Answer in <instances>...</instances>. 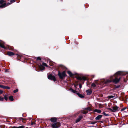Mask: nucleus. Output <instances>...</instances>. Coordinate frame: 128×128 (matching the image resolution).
<instances>
[{
	"mask_svg": "<svg viewBox=\"0 0 128 128\" xmlns=\"http://www.w3.org/2000/svg\"><path fill=\"white\" fill-rule=\"evenodd\" d=\"M122 71H119L117 72L113 76H111L110 78V80H107L104 82L105 84L113 82L116 84L119 82L120 79V75H124Z\"/></svg>",
	"mask_w": 128,
	"mask_h": 128,
	"instance_id": "f257e3e1",
	"label": "nucleus"
},
{
	"mask_svg": "<svg viewBox=\"0 0 128 128\" xmlns=\"http://www.w3.org/2000/svg\"><path fill=\"white\" fill-rule=\"evenodd\" d=\"M58 75L60 78L62 80H63L66 76H67L65 71L61 72L60 70H58Z\"/></svg>",
	"mask_w": 128,
	"mask_h": 128,
	"instance_id": "f03ea898",
	"label": "nucleus"
},
{
	"mask_svg": "<svg viewBox=\"0 0 128 128\" xmlns=\"http://www.w3.org/2000/svg\"><path fill=\"white\" fill-rule=\"evenodd\" d=\"M38 65L39 68L41 70H43L44 69V66H47L46 64L42 61H40Z\"/></svg>",
	"mask_w": 128,
	"mask_h": 128,
	"instance_id": "7ed1b4c3",
	"label": "nucleus"
},
{
	"mask_svg": "<svg viewBox=\"0 0 128 128\" xmlns=\"http://www.w3.org/2000/svg\"><path fill=\"white\" fill-rule=\"evenodd\" d=\"M112 108V109L110 108H108L107 109L108 110L111 111L113 112H114L116 111H118L120 109L117 106H113Z\"/></svg>",
	"mask_w": 128,
	"mask_h": 128,
	"instance_id": "20e7f679",
	"label": "nucleus"
},
{
	"mask_svg": "<svg viewBox=\"0 0 128 128\" xmlns=\"http://www.w3.org/2000/svg\"><path fill=\"white\" fill-rule=\"evenodd\" d=\"M60 126V124L59 122H56V123L52 124V127L53 128H58Z\"/></svg>",
	"mask_w": 128,
	"mask_h": 128,
	"instance_id": "39448f33",
	"label": "nucleus"
},
{
	"mask_svg": "<svg viewBox=\"0 0 128 128\" xmlns=\"http://www.w3.org/2000/svg\"><path fill=\"white\" fill-rule=\"evenodd\" d=\"M48 77L49 79L52 80L54 82H55L56 80L55 77L51 74L48 75Z\"/></svg>",
	"mask_w": 128,
	"mask_h": 128,
	"instance_id": "423d86ee",
	"label": "nucleus"
},
{
	"mask_svg": "<svg viewBox=\"0 0 128 128\" xmlns=\"http://www.w3.org/2000/svg\"><path fill=\"white\" fill-rule=\"evenodd\" d=\"M76 78L78 80H86V77L83 76L82 77L78 76L76 77Z\"/></svg>",
	"mask_w": 128,
	"mask_h": 128,
	"instance_id": "0eeeda50",
	"label": "nucleus"
},
{
	"mask_svg": "<svg viewBox=\"0 0 128 128\" xmlns=\"http://www.w3.org/2000/svg\"><path fill=\"white\" fill-rule=\"evenodd\" d=\"M83 116L82 115L78 116V118L76 120L75 122L76 123H77L80 122L81 119L83 118Z\"/></svg>",
	"mask_w": 128,
	"mask_h": 128,
	"instance_id": "6e6552de",
	"label": "nucleus"
},
{
	"mask_svg": "<svg viewBox=\"0 0 128 128\" xmlns=\"http://www.w3.org/2000/svg\"><path fill=\"white\" fill-rule=\"evenodd\" d=\"M87 95H90L91 94L92 92V90H91L88 89L86 90V91Z\"/></svg>",
	"mask_w": 128,
	"mask_h": 128,
	"instance_id": "1a4fd4ad",
	"label": "nucleus"
},
{
	"mask_svg": "<svg viewBox=\"0 0 128 128\" xmlns=\"http://www.w3.org/2000/svg\"><path fill=\"white\" fill-rule=\"evenodd\" d=\"M15 119H17L18 120H22V122H25L26 121V120L25 118H16Z\"/></svg>",
	"mask_w": 128,
	"mask_h": 128,
	"instance_id": "9d476101",
	"label": "nucleus"
},
{
	"mask_svg": "<svg viewBox=\"0 0 128 128\" xmlns=\"http://www.w3.org/2000/svg\"><path fill=\"white\" fill-rule=\"evenodd\" d=\"M50 120L52 122H56L57 120V118L54 117L50 119Z\"/></svg>",
	"mask_w": 128,
	"mask_h": 128,
	"instance_id": "9b49d317",
	"label": "nucleus"
},
{
	"mask_svg": "<svg viewBox=\"0 0 128 128\" xmlns=\"http://www.w3.org/2000/svg\"><path fill=\"white\" fill-rule=\"evenodd\" d=\"M102 116L101 115H99L95 118V119L96 120H100Z\"/></svg>",
	"mask_w": 128,
	"mask_h": 128,
	"instance_id": "f8f14e48",
	"label": "nucleus"
},
{
	"mask_svg": "<svg viewBox=\"0 0 128 128\" xmlns=\"http://www.w3.org/2000/svg\"><path fill=\"white\" fill-rule=\"evenodd\" d=\"M7 54L10 56H11L14 55V54L13 52H8Z\"/></svg>",
	"mask_w": 128,
	"mask_h": 128,
	"instance_id": "ddd939ff",
	"label": "nucleus"
},
{
	"mask_svg": "<svg viewBox=\"0 0 128 128\" xmlns=\"http://www.w3.org/2000/svg\"><path fill=\"white\" fill-rule=\"evenodd\" d=\"M6 3H4L0 5V8H3L6 7Z\"/></svg>",
	"mask_w": 128,
	"mask_h": 128,
	"instance_id": "4468645a",
	"label": "nucleus"
},
{
	"mask_svg": "<svg viewBox=\"0 0 128 128\" xmlns=\"http://www.w3.org/2000/svg\"><path fill=\"white\" fill-rule=\"evenodd\" d=\"M4 43H1L0 42V47L5 50L6 49V48L4 46Z\"/></svg>",
	"mask_w": 128,
	"mask_h": 128,
	"instance_id": "2eb2a0df",
	"label": "nucleus"
},
{
	"mask_svg": "<svg viewBox=\"0 0 128 128\" xmlns=\"http://www.w3.org/2000/svg\"><path fill=\"white\" fill-rule=\"evenodd\" d=\"M67 73L70 76L72 77L74 76V74L70 71H68L67 72Z\"/></svg>",
	"mask_w": 128,
	"mask_h": 128,
	"instance_id": "dca6fc26",
	"label": "nucleus"
},
{
	"mask_svg": "<svg viewBox=\"0 0 128 128\" xmlns=\"http://www.w3.org/2000/svg\"><path fill=\"white\" fill-rule=\"evenodd\" d=\"M70 90L72 92L76 94L77 93L76 92H78L76 90H73L72 88H70Z\"/></svg>",
	"mask_w": 128,
	"mask_h": 128,
	"instance_id": "f3484780",
	"label": "nucleus"
},
{
	"mask_svg": "<svg viewBox=\"0 0 128 128\" xmlns=\"http://www.w3.org/2000/svg\"><path fill=\"white\" fill-rule=\"evenodd\" d=\"M48 61H49V64L51 66H52L54 65L53 62L50 59H49V60H48Z\"/></svg>",
	"mask_w": 128,
	"mask_h": 128,
	"instance_id": "a211bd4d",
	"label": "nucleus"
},
{
	"mask_svg": "<svg viewBox=\"0 0 128 128\" xmlns=\"http://www.w3.org/2000/svg\"><path fill=\"white\" fill-rule=\"evenodd\" d=\"M77 95L80 98H82L84 97V96H83L82 94H80L79 93H76Z\"/></svg>",
	"mask_w": 128,
	"mask_h": 128,
	"instance_id": "6ab92c4d",
	"label": "nucleus"
},
{
	"mask_svg": "<svg viewBox=\"0 0 128 128\" xmlns=\"http://www.w3.org/2000/svg\"><path fill=\"white\" fill-rule=\"evenodd\" d=\"M81 110V112L83 114H86L88 112L87 110Z\"/></svg>",
	"mask_w": 128,
	"mask_h": 128,
	"instance_id": "aec40b11",
	"label": "nucleus"
},
{
	"mask_svg": "<svg viewBox=\"0 0 128 128\" xmlns=\"http://www.w3.org/2000/svg\"><path fill=\"white\" fill-rule=\"evenodd\" d=\"M9 99L11 101H13L14 100L13 96H10L9 97Z\"/></svg>",
	"mask_w": 128,
	"mask_h": 128,
	"instance_id": "412c9836",
	"label": "nucleus"
},
{
	"mask_svg": "<svg viewBox=\"0 0 128 128\" xmlns=\"http://www.w3.org/2000/svg\"><path fill=\"white\" fill-rule=\"evenodd\" d=\"M8 48L9 49L11 50H13L14 48L13 46H9L8 47Z\"/></svg>",
	"mask_w": 128,
	"mask_h": 128,
	"instance_id": "4be33fe9",
	"label": "nucleus"
},
{
	"mask_svg": "<svg viewBox=\"0 0 128 128\" xmlns=\"http://www.w3.org/2000/svg\"><path fill=\"white\" fill-rule=\"evenodd\" d=\"M95 112H97L98 113H100L101 112V111L100 110L98 109H95L94 110Z\"/></svg>",
	"mask_w": 128,
	"mask_h": 128,
	"instance_id": "5701e85b",
	"label": "nucleus"
},
{
	"mask_svg": "<svg viewBox=\"0 0 128 128\" xmlns=\"http://www.w3.org/2000/svg\"><path fill=\"white\" fill-rule=\"evenodd\" d=\"M64 68V66L62 65H60L59 66H58V70L60 68Z\"/></svg>",
	"mask_w": 128,
	"mask_h": 128,
	"instance_id": "b1692460",
	"label": "nucleus"
},
{
	"mask_svg": "<svg viewBox=\"0 0 128 128\" xmlns=\"http://www.w3.org/2000/svg\"><path fill=\"white\" fill-rule=\"evenodd\" d=\"M91 86L95 88L96 86V85L93 82Z\"/></svg>",
	"mask_w": 128,
	"mask_h": 128,
	"instance_id": "393cba45",
	"label": "nucleus"
},
{
	"mask_svg": "<svg viewBox=\"0 0 128 128\" xmlns=\"http://www.w3.org/2000/svg\"><path fill=\"white\" fill-rule=\"evenodd\" d=\"M84 110H88L89 111L91 110V108L89 107H88L86 108H85L84 109Z\"/></svg>",
	"mask_w": 128,
	"mask_h": 128,
	"instance_id": "a878e982",
	"label": "nucleus"
},
{
	"mask_svg": "<svg viewBox=\"0 0 128 128\" xmlns=\"http://www.w3.org/2000/svg\"><path fill=\"white\" fill-rule=\"evenodd\" d=\"M6 2L3 0H0V4H3V3L4 2Z\"/></svg>",
	"mask_w": 128,
	"mask_h": 128,
	"instance_id": "bb28decb",
	"label": "nucleus"
},
{
	"mask_svg": "<svg viewBox=\"0 0 128 128\" xmlns=\"http://www.w3.org/2000/svg\"><path fill=\"white\" fill-rule=\"evenodd\" d=\"M42 59L40 56H38L36 58V60H37L40 61Z\"/></svg>",
	"mask_w": 128,
	"mask_h": 128,
	"instance_id": "cd10ccee",
	"label": "nucleus"
},
{
	"mask_svg": "<svg viewBox=\"0 0 128 128\" xmlns=\"http://www.w3.org/2000/svg\"><path fill=\"white\" fill-rule=\"evenodd\" d=\"M102 114L104 115V116H109V114H106L105 112H103V113H102Z\"/></svg>",
	"mask_w": 128,
	"mask_h": 128,
	"instance_id": "c85d7f7f",
	"label": "nucleus"
},
{
	"mask_svg": "<svg viewBox=\"0 0 128 128\" xmlns=\"http://www.w3.org/2000/svg\"><path fill=\"white\" fill-rule=\"evenodd\" d=\"M7 95H6L4 96V98L5 100L7 101L8 100V98L7 97Z\"/></svg>",
	"mask_w": 128,
	"mask_h": 128,
	"instance_id": "c756f323",
	"label": "nucleus"
},
{
	"mask_svg": "<svg viewBox=\"0 0 128 128\" xmlns=\"http://www.w3.org/2000/svg\"><path fill=\"white\" fill-rule=\"evenodd\" d=\"M0 87L3 89H5V86L2 85L0 84Z\"/></svg>",
	"mask_w": 128,
	"mask_h": 128,
	"instance_id": "7c9ffc66",
	"label": "nucleus"
},
{
	"mask_svg": "<svg viewBox=\"0 0 128 128\" xmlns=\"http://www.w3.org/2000/svg\"><path fill=\"white\" fill-rule=\"evenodd\" d=\"M17 127L18 128H24L25 127V126H21Z\"/></svg>",
	"mask_w": 128,
	"mask_h": 128,
	"instance_id": "2f4dec72",
	"label": "nucleus"
},
{
	"mask_svg": "<svg viewBox=\"0 0 128 128\" xmlns=\"http://www.w3.org/2000/svg\"><path fill=\"white\" fill-rule=\"evenodd\" d=\"M18 89H16V90H14L13 92L14 93H16L18 92Z\"/></svg>",
	"mask_w": 128,
	"mask_h": 128,
	"instance_id": "473e14b6",
	"label": "nucleus"
},
{
	"mask_svg": "<svg viewBox=\"0 0 128 128\" xmlns=\"http://www.w3.org/2000/svg\"><path fill=\"white\" fill-rule=\"evenodd\" d=\"M114 97V96H108V98H110V99L112 98H113Z\"/></svg>",
	"mask_w": 128,
	"mask_h": 128,
	"instance_id": "72a5a7b5",
	"label": "nucleus"
},
{
	"mask_svg": "<svg viewBox=\"0 0 128 128\" xmlns=\"http://www.w3.org/2000/svg\"><path fill=\"white\" fill-rule=\"evenodd\" d=\"M20 57H21L19 56V55H18L17 57V59L18 60H20Z\"/></svg>",
	"mask_w": 128,
	"mask_h": 128,
	"instance_id": "f704fd0d",
	"label": "nucleus"
},
{
	"mask_svg": "<svg viewBox=\"0 0 128 128\" xmlns=\"http://www.w3.org/2000/svg\"><path fill=\"white\" fill-rule=\"evenodd\" d=\"M5 89H10V88L8 86H5Z\"/></svg>",
	"mask_w": 128,
	"mask_h": 128,
	"instance_id": "c9c22d12",
	"label": "nucleus"
},
{
	"mask_svg": "<svg viewBox=\"0 0 128 128\" xmlns=\"http://www.w3.org/2000/svg\"><path fill=\"white\" fill-rule=\"evenodd\" d=\"M4 100V98L3 97L2 98L0 96V101H3Z\"/></svg>",
	"mask_w": 128,
	"mask_h": 128,
	"instance_id": "e433bc0d",
	"label": "nucleus"
},
{
	"mask_svg": "<svg viewBox=\"0 0 128 128\" xmlns=\"http://www.w3.org/2000/svg\"><path fill=\"white\" fill-rule=\"evenodd\" d=\"M97 123V122H92L90 123V124H96Z\"/></svg>",
	"mask_w": 128,
	"mask_h": 128,
	"instance_id": "4c0bfd02",
	"label": "nucleus"
},
{
	"mask_svg": "<svg viewBox=\"0 0 128 128\" xmlns=\"http://www.w3.org/2000/svg\"><path fill=\"white\" fill-rule=\"evenodd\" d=\"M126 108H124L122 109L121 110V112H122L124 110H125V109H126Z\"/></svg>",
	"mask_w": 128,
	"mask_h": 128,
	"instance_id": "58836bf2",
	"label": "nucleus"
},
{
	"mask_svg": "<svg viewBox=\"0 0 128 128\" xmlns=\"http://www.w3.org/2000/svg\"><path fill=\"white\" fill-rule=\"evenodd\" d=\"M79 86L80 88H82V85L80 84H79Z\"/></svg>",
	"mask_w": 128,
	"mask_h": 128,
	"instance_id": "ea45409f",
	"label": "nucleus"
},
{
	"mask_svg": "<svg viewBox=\"0 0 128 128\" xmlns=\"http://www.w3.org/2000/svg\"><path fill=\"white\" fill-rule=\"evenodd\" d=\"M3 92V91L2 90H0V94H2Z\"/></svg>",
	"mask_w": 128,
	"mask_h": 128,
	"instance_id": "a19ab883",
	"label": "nucleus"
},
{
	"mask_svg": "<svg viewBox=\"0 0 128 128\" xmlns=\"http://www.w3.org/2000/svg\"><path fill=\"white\" fill-rule=\"evenodd\" d=\"M0 127H2L3 128H4L5 127V126L4 125H3L2 126H0Z\"/></svg>",
	"mask_w": 128,
	"mask_h": 128,
	"instance_id": "79ce46f5",
	"label": "nucleus"
},
{
	"mask_svg": "<svg viewBox=\"0 0 128 128\" xmlns=\"http://www.w3.org/2000/svg\"><path fill=\"white\" fill-rule=\"evenodd\" d=\"M78 86V84H74V86L76 88H77V86Z\"/></svg>",
	"mask_w": 128,
	"mask_h": 128,
	"instance_id": "37998d69",
	"label": "nucleus"
},
{
	"mask_svg": "<svg viewBox=\"0 0 128 128\" xmlns=\"http://www.w3.org/2000/svg\"><path fill=\"white\" fill-rule=\"evenodd\" d=\"M12 128H18V127L16 126H13L12 127Z\"/></svg>",
	"mask_w": 128,
	"mask_h": 128,
	"instance_id": "c03bdc74",
	"label": "nucleus"
},
{
	"mask_svg": "<svg viewBox=\"0 0 128 128\" xmlns=\"http://www.w3.org/2000/svg\"><path fill=\"white\" fill-rule=\"evenodd\" d=\"M11 2H10V3H7V4H6V5L7 6H8V5H9V4H11Z\"/></svg>",
	"mask_w": 128,
	"mask_h": 128,
	"instance_id": "a18cd8bd",
	"label": "nucleus"
},
{
	"mask_svg": "<svg viewBox=\"0 0 128 128\" xmlns=\"http://www.w3.org/2000/svg\"><path fill=\"white\" fill-rule=\"evenodd\" d=\"M120 85H119L117 86L116 87V88H120Z\"/></svg>",
	"mask_w": 128,
	"mask_h": 128,
	"instance_id": "49530a36",
	"label": "nucleus"
},
{
	"mask_svg": "<svg viewBox=\"0 0 128 128\" xmlns=\"http://www.w3.org/2000/svg\"><path fill=\"white\" fill-rule=\"evenodd\" d=\"M34 124V123L33 122H32L31 123V124L32 125H33Z\"/></svg>",
	"mask_w": 128,
	"mask_h": 128,
	"instance_id": "de8ad7c7",
	"label": "nucleus"
},
{
	"mask_svg": "<svg viewBox=\"0 0 128 128\" xmlns=\"http://www.w3.org/2000/svg\"><path fill=\"white\" fill-rule=\"evenodd\" d=\"M24 114H22V116L23 117H25L26 116L24 115Z\"/></svg>",
	"mask_w": 128,
	"mask_h": 128,
	"instance_id": "09e8293b",
	"label": "nucleus"
},
{
	"mask_svg": "<svg viewBox=\"0 0 128 128\" xmlns=\"http://www.w3.org/2000/svg\"><path fill=\"white\" fill-rule=\"evenodd\" d=\"M28 120H31V118H28Z\"/></svg>",
	"mask_w": 128,
	"mask_h": 128,
	"instance_id": "8fccbe9b",
	"label": "nucleus"
},
{
	"mask_svg": "<svg viewBox=\"0 0 128 128\" xmlns=\"http://www.w3.org/2000/svg\"><path fill=\"white\" fill-rule=\"evenodd\" d=\"M92 76H93L92 78H94V75H92Z\"/></svg>",
	"mask_w": 128,
	"mask_h": 128,
	"instance_id": "3c124183",
	"label": "nucleus"
},
{
	"mask_svg": "<svg viewBox=\"0 0 128 128\" xmlns=\"http://www.w3.org/2000/svg\"><path fill=\"white\" fill-rule=\"evenodd\" d=\"M95 83H96V84H97V82L96 81H95Z\"/></svg>",
	"mask_w": 128,
	"mask_h": 128,
	"instance_id": "603ef678",
	"label": "nucleus"
},
{
	"mask_svg": "<svg viewBox=\"0 0 128 128\" xmlns=\"http://www.w3.org/2000/svg\"><path fill=\"white\" fill-rule=\"evenodd\" d=\"M16 55H18V54H17Z\"/></svg>",
	"mask_w": 128,
	"mask_h": 128,
	"instance_id": "864d4df0",
	"label": "nucleus"
},
{
	"mask_svg": "<svg viewBox=\"0 0 128 128\" xmlns=\"http://www.w3.org/2000/svg\"><path fill=\"white\" fill-rule=\"evenodd\" d=\"M0 41H1V40H0Z\"/></svg>",
	"mask_w": 128,
	"mask_h": 128,
	"instance_id": "5fc2aeb1",
	"label": "nucleus"
}]
</instances>
